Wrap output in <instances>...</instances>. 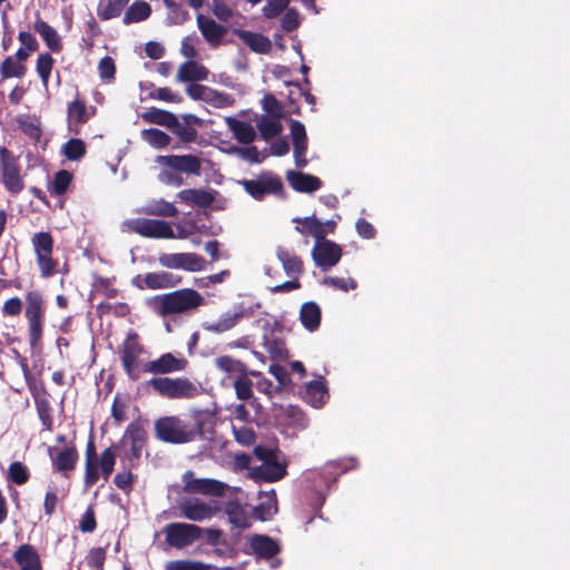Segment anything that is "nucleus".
I'll list each match as a JSON object with an SVG mask.
<instances>
[{
	"label": "nucleus",
	"mask_w": 570,
	"mask_h": 570,
	"mask_svg": "<svg viewBox=\"0 0 570 570\" xmlns=\"http://www.w3.org/2000/svg\"><path fill=\"white\" fill-rule=\"evenodd\" d=\"M202 295L194 289H180L156 297L150 304L154 312L166 317L173 314H183L196 309L203 304Z\"/></svg>",
	"instance_id": "nucleus-1"
},
{
	"label": "nucleus",
	"mask_w": 570,
	"mask_h": 570,
	"mask_svg": "<svg viewBox=\"0 0 570 570\" xmlns=\"http://www.w3.org/2000/svg\"><path fill=\"white\" fill-rule=\"evenodd\" d=\"M155 161L161 167L158 179L165 185L178 187L183 184L180 173L198 174L200 161L193 155L158 156Z\"/></svg>",
	"instance_id": "nucleus-2"
},
{
	"label": "nucleus",
	"mask_w": 570,
	"mask_h": 570,
	"mask_svg": "<svg viewBox=\"0 0 570 570\" xmlns=\"http://www.w3.org/2000/svg\"><path fill=\"white\" fill-rule=\"evenodd\" d=\"M156 436L173 444L188 443L202 434L200 423L190 424L177 416H165L155 422Z\"/></svg>",
	"instance_id": "nucleus-3"
},
{
	"label": "nucleus",
	"mask_w": 570,
	"mask_h": 570,
	"mask_svg": "<svg viewBox=\"0 0 570 570\" xmlns=\"http://www.w3.org/2000/svg\"><path fill=\"white\" fill-rule=\"evenodd\" d=\"M255 455L261 461L258 466H250L248 475L255 481L276 482L286 474V462L281 452L256 448Z\"/></svg>",
	"instance_id": "nucleus-4"
},
{
	"label": "nucleus",
	"mask_w": 570,
	"mask_h": 570,
	"mask_svg": "<svg viewBox=\"0 0 570 570\" xmlns=\"http://www.w3.org/2000/svg\"><path fill=\"white\" fill-rule=\"evenodd\" d=\"M175 226L177 233H175L173 226L165 220L137 218L128 219L124 223V227H126L128 230L145 237L185 239L191 235V230L181 224H176Z\"/></svg>",
	"instance_id": "nucleus-5"
},
{
	"label": "nucleus",
	"mask_w": 570,
	"mask_h": 570,
	"mask_svg": "<svg viewBox=\"0 0 570 570\" xmlns=\"http://www.w3.org/2000/svg\"><path fill=\"white\" fill-rule=\"evenodd\" d=\"M45 316V301L38 291L26 294L24 317L28 324L29 343L32 350L39 347L42 338V322Z\"/></svg>",
	"instance_id": "nucleus-6"
},
{
	"label": "nucleus",
	"mask_w": 570,
	"mask_h": 570,
	"mask_svg": "<svg viewBox=\"0 0 570 570\" xmlns=\"http://www.w3.org/2000/svg\"><path fill=\"white\" fill-rule=\"evenodd\" d=\"M0 174L6 189L18 195L24 188L17 158L4 147H0Z\"/></svg>",
	"instance_id": "nucleus-7"
},
{
	"label": "nucleus",
	"mask_w": 570,
	"mask_h": 570,
	"mask_svg": "<svg viewBox=\"0 0 570 570\" xmlns=\"http://www.w3.org/2000/svg\"><path fill=\"white\" fill-rule=\"evenodd\" d=\"M149 384L161 395L170 399L193 397L198 394V387L187 379L159 377Z\"/></svg>",
	"instance_id": "nucleus-8"
},
{
	"label": "nucleus",
	"mask_w": 570,
	"mask_h": 570,
	"mask_svg": "<svg viewBox=\"0 0 570 570\" xmlns=\"http://www.w3.org/2000/svg\"><path fill=\"white\" fill-rule=\"evenodd\" d=\"M186 92L193 100L203 101L213 108H230L236 102V99L233 95L204 85H189L186 88Z\"/></svg>",
	"instance_id": "nucleus-9"
},
{
	"label": "nucleus",
	"mask_w": 570,
	"mask_h": 570,
	"mask_svg": "<svg viewBox=\"0 0 570 570\" xmlns=\"http://www.w3.org/2000/svg\"><path fill=\"white\" fill-rule=\"evenodd\" d=\"M38 266L43 277L50 276L55 268L56 263L53 262L51 254L53 248V240L49 233H37L31 239Z\"/></svg>",
	"instance_id": "nucleus-10"
},
{
	"label": "nucleus",
	"mask_w": 570,
	"mask_h": 570,
	"mask_svg": "<svg viewBox=\"0 0 570 570\" xmlns=\"http://www.w3.org/2000/svg\"><path fill=\"white\" fill-rule=\"evenodd\" d=\"M161 266L187 272H200L205 268V259L195 253H163L158 257Z\"/></svg>",
	"instance_id": "nucleus-11"
},
{
	"label": "nucleus",
	"mask_w": 570,
	"mask_h": 570,
	"mask_svg": "<svg viewBox=\"0 0 570 570\" xmlns=\"http://www.w3.org/2000/svg\"><path fill=\"white\" fill-rule=\"evenodd\" d=\"M166 541L175 548H183L191 544L200 537V528L188 523H171L165 530Z\"/></svg>",
	"instance_id": "nucleus-12"
},
{
	"label": "nucleus",
	"mask_w": 570,
	"mask_h": 570,
	"mask_svg": "<svg viewBox=\"0 0 570 570\" xmlns=\"http://www.w3.org/2000/svg\"><path fill=\"white\" fill-rule=\"evenodd\" d=\"M185 491L188 493H200L207 495L222 497L227 489V484L214 479H196L194 473L187 471L183 476Z\"/></svg>",
	"instance_id": "nucleus-13"
},
{
	"label": "nucleus",
	"mask_w": 570,
	"mask_h": 570,
	"mask_svg": "<svg viewBox=\"0 0 570 570\" xmlns=\"http://www.w3.org/2000/svg\"><path fill=\"white\" fill-rule=\"evenodd\" d=\"M341 256V247L325 238L320 242H315L312 250L314 263L323 269H327L336 265L340 262Z\"/></svg>",
	"instance_id": "nucleus-14"
},
{
	"label": "nucleus",
	"mask_w": 570,
	"mask_h": 570,
	"mask_svg": "<svg viewBox=\"0 0 570 570\" xmlns=\"http://www.w3.org/2000/svg\"><path fill=\"white\" fill-rule=\"evenodd\" d=\"M244 189L254 198L261 199L267 194H274L282 189L281 179L272 174H265L256 179L242 181Z\"/></svg>",
	"instance_id": "nucleus-15"
},
{
	"label": "nucleus",
	"mask_w": 570,
	"mask_h": 570,
	"mask_svg": "<svg viewBox=\"0 0 570 570\" xmlns=\"http://www.w3.org/2000/svg\"><path fill=\"white\" fill-rule=\"evenodd\" d=\"M142 347L138 343L137 334L130 332L121 347V361L128 375L136 380L138 377V358Z\"/></svg>",
	"instance_id": "nucleus-16"
},
{
	"label": "nucleus",
	"mask_w": 570,
	"mask_h": 570,
	"mask_svg": "<svg viewBox=\"0 0 570 570\" xmlns=\"http://www.w3.org/2000/svg\"><path fill=\"white\" fill-rule=\"evenodd\" d=\"M181 515L188 520L202 522L213 518L218 511L216 502H204L198 499L188 500L180 505Z\"/></svg>",
	"instance_id": "nucleus-17"
},
{
	"label": "nucleus",
	"mask_w": 570,
	"mask_h": 570,
	"mask_svg": "<svg viewBox=\"0 0 570 570\" xmlns=\"http://www.w3.org/2000/svg\"><path fill=\"white\" fill-rule=\"evenodd\" d=\"M187 365L184 357H178L171 353L163 354L159 358L149 362L146 365V372L153 374H167L183 371Z\"/></svg>",
	"instance_id": "nucleus-18"
},
{
	"label": "nucleus",
	"mask_w": 570,
	"mask_h": 570,
	"mask_svg": "<svg viewBox=\"0 0 570 570\" xmlns=\"http://www.w3.org/2000/svg\"><path fill=\"white\" fill-rule=\"evenodd\" d=\"M134 283L139 288L161 289L173 287L177 284L175 276L167 272L148 273L144 276H137Z\"/></svg>",
	"instance_id": "nucleus-19"
},
{
	"label": "nucleus",
	"mask_w": 570,
	"mask_h": 570,
	"mask_svg": "<svg viewBox=\"0 0 570 570\" xmlns=\"http://www.w3.org/2000/svg\"><path fill=\"white\" fill-rule=\"evenodd\" d=\"M244 317L243 308L228 311L220 315L217 321L205 322L203 328L207 332L220 334L227 332L236 326V324Z\"/></svg>",
	"instance_id": "nucleus-20"
},
{
	"label": "nucleus",
	"mask_w": 570,
	"mask_h": 570,
	"mask_svg": "<svg viewBox=\"0 0 570 570\" xmlns=\"http://www.w3.org/2000/svg\"><path fill=\"white\" fill-rule=\"evenodd\" d=\"M197 26L203 37L213 47L218 46L226 33L225 27L216 23L213 19L204 14L197 16Z\"/></svg>",
	"instance_id": "nucleus-21"
},
{
	"label": "nucleus",
	"mask_w": 570,
	"mask_h": 570,
	"mask_svg": "<svg viewBox=\"0 0 570 570\" xmlns=\"http://www.w3.org/2000/svg\"><path fill=\"white\" fill-rule=\"evenodd\" d=\"M286 178L292 188L301 193H313L322 186L320 178L301 171L288 170Z\"/></svg>",
	"instance_id": "nucleus-22"
},
{
	"label": "nucleus",
	"mask_w": 570,
	"mask_h": 570,
	"mask_svg": "<svg viewBox=\"0 0 570 570\" xmlns=\"http://www.w3.org/2000/svg\"><path fill=\"white\" fill-rule=\"evenodd\" d=\"M49 455L52 460L55 469L60 472L73 470L78 460V453L73 446H68L61 450L50 448Z\"/></svg>",
	"instance_id": "nucleus-23"
},
{
	"label": "nucleus",
	"mask_w": 570,
	"mask_h": 570,
	"mask_svg": "<svg viewBox=\"0 0 570 570\" xmlns=\"http://www.w3.org/2000/svg\"><path fill=\"white\" fill-rule=\"evenodd\" d=\"M209 70L197 61L189 60L179 66L176 78L178 81H203L207 80Z\"/></svg>",
	"instance_id": "nucleus-24"
},
{
	"label": "nucleus",
	"mask_w": 570,
	"mask_h": 570,
	"mask_svg": "<svg viewBox=\"0 0 570 570\" xmlns=\"http://www.w3.org/2000/svg\"><path fill=\"white\" fill-rule=\"evenodd\" d=\"M21 570H41L39 556L30 544L20 546L13 554Z\"/></svg>",
	"instance_id": "nucleus-25"
},
{
	"label": "nucleus",
	"mask_w": 570,
	"mask_h": 570,
	"mask_svg": "<svg viewBox=\"0 0 570 570\" xmlns=\"http://www.w3.org/2000/svg\"><path fill=\"white\" fill-rule=\"evenodd\" d=\"M235 33L246 46L257 53H266L272 48L271 40L261 33L246 30H237Z\"/></svg>",
	"instance_id": "nucleus-26"
},
{
	"label": "nucleus",
	"mask_w": 570,
	"mask_h": 570,
	"mask_svg": "<svg viewBox=\"0 0 570 570\" xmlns=\"http://www.w3.org/2000/svg\"><path fill=\"white\" fill-rule=\"evenodd\" d=\"M225 122L239 142L249 144L254 140L256 132L252 125L230 116L225 117Z\"/></svg>",
	"instance_id": "nucleus-27"
},
{
	"label": "nucleus",
	"mask_w": 570,
	"mask_h": 570,
	"mask_svg": "<svg viewBox=\"0 0 570 570\" xmlns=\"http://www.w3.org/2000/svg\"><path fill=\"white\" fill-rule=\"evenodd\" d=\"M124 441L130 442V448L134 456H139L145 445L146 432L138 423H131L126 430Z\"/></svg>",
	"instance_id": "nucleus-28"
},
{
	"label": "nucleus",
	"mask_w": 570,
	"mask_h": 570,
	"mask_svg": "<svg viewBox=\"0 0 570 570\" xmlns=\"http://www.w3.org/2000/svg\"><path fill=\"white\" fill-rule=\"evenodd\" d=\"M299 318L303 326L313 332L321 322V309L314 302L304 303L301 307Z\"/></svg>",
	"instance_id": "nucleus-29"
},
{
	"label": "nucleus",
	"mask_w": 570,
	"mask_h": 570,
	"mask_svg": "<svg viewBox=\"0 0 570 570\" xmlns=\"http://www.w3.org/2000/svg\"><path fill=\"white\" fill-rule=\"evenodd\" d=\"M293 220L299 224V226L296 227V230L302 235H311L315 238V242H320L325 238L322 222H320L315 216L294 218Z\"/></svg>",
	"instance_id": "nucleus-30"
},
{
	"label": "nucleus",
	"mask_w": 570,
	"mask_h": 570,
	"mask_svg": "<svg viewBox=\"0 0 570 570\" xmlns=\"http://www.w3.org/2000/svg\"><path fill=\"white\" fill-rule=\"evenodd\" d=\"M277 499L274 490L262 492L259 494V504L256 507V513L261 520L271 519L277 513Z\"/></svg>",
	"instance_id": "nucleus-31"
},
{
	"label": "nucleus",
	"mask_w": 570,
	"mask_h": 570,
	"mask_svg": "<svg viewBox=\"0 0 570 570\" xmlns=\"http://www.w3.org/2000/svg\"><path fill=\"white\" fill-rule=\"evenodd\" d=\"M327 397V391L323 381H313L306 385L305 399L313 407H322Z\"/></svg>",
	"instance_id": "nucleus-32"
},
{
	"label": "nucleus",
	"mask_w": 570,
	"mask_h": 570,
	"mask_svg": "<svg viewBox=\"0 0 570 570\" xmlns=\"http://www.w3.org/2000/svg\"><path fill=\"white\" fill-rule=\"evenodd\" d=\"M95 114V108H87L85 104L78 99L68 105L69 126L81 125L86 122Z\"/></svg>",
	"instance_id": "nucleus-33"
},
{
	"label": "nucleus",
	"mask_w": 570,
	"mask_h": 570,
	"mask_svg": "<svg viewBox=\"0 0 570 570\" xmlns=\"http://www.w3.org/2000/svg\"><path fill=\"white\" fill-rule=\"evenodd\" d=\"M276 256L288 276H296L302 273V261L296 255H293L283 247H278Z\"/></svg>",
	"instance_id": "nucleus-34"
},
{
	"label": "nucleus",
	"mask_w": 570,
	"mask_h": 570,
	"mask_svg": "<svg viewBox=\"0 0 570 570\" xmlns=\"http://www.w3.org/2000/svg\"><path fill=\"white\" fill-rule=\"evenodd\" d=\"M129 0H101L97 8V16L101 20L118 17Z\"/></svg>",
	"instance_id": "nucleus-35"
},
{
	"label": "nucleus",
	"mask_w": 570,
	"mask_h": 570,
	"mask_svg": "<svg viewBox=\"0 0 570 570\" xmlns=\"http://www.w3.org/2000/svg\"><path fill=\"white\" fill-rule=\"evenodd\" d=\"M35 30L42 37L50 50H60V38L51 26L42 20H37L35 22Z\"/></svg>",
	"instance_id": "nucleus-36"
},
{
	"label": "nucleus",
	"mask_w": 570,
	"mask_h": 570,
	"mask_svg": "<svg viewBox=\"0 0 570 570\" xmlns=\"http://www.w3.org/2000/svg\"><path fill=\"white\" fill-rule=\"evenodd\" d=\"M141 118L151 124L166 126V127H175L178 126V119L175 115L171 112L160 110V109H153L149 111H146L141 115Z\"/></svg>",
	"instance_id": "nucleus-37"
},
{
	"label": "nucleus",
	"mask_w": 570,
	"mask_h": 570,
	"mask_svg": "<svg viewBox=\"0 0 570 570\" xmlns=\"http://www.w3.org/2000/svg\"><path fill=\"white\" fill-rule=\"evenodd\" d=\"M150 6L145 1L134 2L124 16V23L129 24L139 22L147 19L150 16Z\"/></svg>",
	"instance_id": "nucleus-38"
},
{
	"label": "nucleus",
	"mask_w": 570,
	"mask_h": 570,
	"mask_svg": "<svg viewBox=\"0 0 570 570\" xmlns=\"http://www.w3.org/2000/svg\"><path fill=\"white\" fill-rule=\"evenodd\" d=\"M250 546L256 554L266 558L274 556L278 550L277 544L271 538L265 535L253 537Z\"/></svg>",
	"instance_id": "nucleus-39"
},
{
	"label": "nucleus",
	"mask_w": 570,
	"mask_h": 570,
	"mask_svg": "<svg viewBox=\"0 0 570 570\" xmlns=\"http://www.w3.org/2000/svg\"><path fill=\"white\" fill-rule=\"evenodd\" d=\"M177 197L184 203L198 206H206L213 200L207 191L199 189H184L177 194Z\"/></svg>",
	"instance_id": "nucleus-40"
},
{
	"label": "nucleus",
	"mask_w": 570,
	"mask_h": 570,
	"mask_svg": "<svg viewBox=\"0 0 570 570\" xmlns=\"http://www.w3.org/2000/svg\"><path fill=\"white\" fill-rule=\"evenodd\" d=\"M141 138L156 149L165 148L170 141V137L166 132L156 128L142 130Z\"/></svg>",
	"instance_id": "nucleus-41"
},
{
	"label": "nucleus",
	"mask_w": 570,
	"mask_h": 570,
	"mask_svg": "<svg viewBox=\"0 0 570 570\" xmlns=\"http://www.w3.org/2000/svg\"><path fill=\"white\" fill-rule=\"evenodd\" d=\"M26 73V67L12 57H7L0 66L2 78H21Z\"/></svg>",
	"instance_id": "nucleus-42"
},
{
	"label": "nucleus",
	"mask_w": 570,
	"mask_h": 570,
	"mask_svg": "<svg viewBox=\"0 0 570 570\" xmlns=\"http://www.w3.org/2000/svg\"><path fill=\"white\" fill-rule=\"evenodd\" d=\"M257 127L262 136L266 139L275 137L282 131L281 121L274 117H261Z\"/></svg>",
	"instance_id": "nucleus-43"
},
{
	"label": "nucleus",
	"mask_w": 570,
	"mask_h": 570,
	"mask_svg": "<svg viewBox=\"0 0 570 570\" xmlns=\"http://www.w3.org/2000/svg\"><path fill=\"white\" fill-rule=\"evenodd\" d=\"M215 365L217 368L228 374L243 375L245 371L242 362L230 356L217 357L215 360Z\"/></svg>",
	"instance_id": "nucleus-44"
},
{
	"label": "nucleus",
	"mask_w": 570,
	"mask_h": 570,
	"mask_svg": "<svg viewBox=\"0 0 570 570\" xmlns=\"http://www.w3.org/2000/svg\"><path fill=\"white\" fill-rule=\"evenodd\" d=\"M53 59L49 53H41L37 60V72L41 78L42 86L48 87L49 77L51 75Z\"/></svg>",
	"instance_id": "nucleus-45"
},
{
	"label": "nucleus",
	"mask_w": 570,
	"mask_h": 570,
	"mask_svg": "<svg viewBox=\"0 0 570 570\" xmlns=\"http://www.w3.org/2000/svg\"><path fill=\"white\" fill-rule=\"evenodd\" d=\"M85 153H86L85 142L78 138H72V139L68 140L62 147V154L69 160H78L85 155Z\"/></svg>",
	"instance_id": "nucleus-46"
},
{
	"label": "nucleus",
	"mask_w": 570,
	"mask_h": 570,
	"mask_svg": "<svg viewBox=\"0 0 570 570\" xmlns=\"http://www.w3.org/2000/svg\"><path fill=\"white\" fill-rule=\"evenodd\" d=\"M116 463V455L111 449H106L98 460V465L101 469L102 476L108 480Z\"/></svg>",
	"instance_id": "nucleus-47"
},
{
	"label": "nucleus",
	"mask_w": 570,
	"mask_h": 570,
	"mask_svg": "<svg viewBox=\"0 0 570 570\" xmlns=\"http://www.w3.org/2000/svg\"><path fill=\"white\" fill-rule=\"evenodd\" d=\"M9 478L16 484H23L28 481L29 473L27 468L20 462H13L9 466Z\"/></svg>",
	"instance_id": "nucleus-48"
},
{
	"label": "nucleus",
	"mask_w": 570,
	"mask_h": 570,
	"mask_svg": "<svg viewBox=\"0 0 570 570\" xmlns=\"http://www.w3.org/2000/svg\"><path fill=\"white\" fill-rule=\"evenodd\" d=\"M226 512L229 517L230 522L237 527L246 525V514L238 503H229L226 508Z\"/></svg>",
	"instance_id": "nucleus-49"
},
{
	"label": "nucleus",
	"mask_w": 570,
	"mask_h": 570,
	"mask_svg": "<svg viewBox=\"0 0 570 570\" xmlns=\"http://www.w3.org/2000/svg\"><path fill=\"white\" fill-rule=\"evenodd\" d=\"M239 376L240 377H238L234 382L235 392L239 400L246 401V400L250 399L253 395L252 383L246 377H243L242 375H239Z\"/></svg>",
	"instance_id": "nucleus-50"
},
{
	"label": "nucleus",
	"mask_w": 570,
	"mask_h": 570,
	"mask_svg": "<svg viewBox=\"0 0 570 570\" xmlns=\"http://www.w3.org/2000/svg\"><path fill=\"white\" fill-rule=\"evenodd\" d=\"M197 42L198 39L196 36L185 37L181 41L180 53L189 60L195 59L198 56V51L196 49Z\"/></svg>",
	"instance_id": "nucleus-51"
},
{
	"label": "nucleus",
	"mask_w": 570,
	"mask_h": 570,
	"mask_svg": "<svg viewBox=\"0 0 570 570\" xmlns=\"http://www.w3.org/2000/svg\"><path fill=\"white\" fill-rule=\"evenodd\" d=\"M149 213L159 216L173 217L177 215L178 210L173 204L159 200L150 207Z\"/></svg>",
	"instance_id": "nucleus-52"
},
{
	"label": "nucleus",
	"mask_w": 570,
	"mask_h": 570,
	"mask_svg": "<svg viewBox=\"0 0 570 570\" xmlns=\"http://www.w3.org/2000/svg\"><path fill=\"white\" fill-rule=\"evenodd\" d=\"M70 181H71V175L68 171H66V170L59 171L52 181L53 191L58 195L63 194L68 189Z\"/></svg>",
	"instance_id": "nucleus-53"
},
{
	"label": "nucleus",
	"mask_w": 570,
	"mask_h": 570,
	"mask_svg": "<svg viewBox=\"0 0 570 570\" xmlns=\"http://www.w3.org/2000/svg\"><path fill=\"white\" fill-rule=\"evenodd\" d=\"M98 70L102 80L110 81L114 79L116 71L114 60L110 57L102 58L98 65Z\"/></svg>",
	"instance_id": "nucleus-54"
},
{
	"label": "nucleus",
	"mask_w": 570,
	"mask_h": 570,
	"mask_svg": "<svg viewBox=\"0 0 570 570\" xmlns=\"http://www.w3.org/2000/svg\"><path fill=\"white\" fill-rule=\"evenodd\" d=\"M288 4V0H267L266 6L263 8L265 17L273 18L278 16Z\"/></svg>",
	"instance_id": "nucleus-55"
},
{
	"label": "nucleus",
	"mask_w": 570,
	"mask_h": 570,
	"mask_svg": "<svg viewBox=\"0 0 570 570\" xmlns=\"http://www.w3.org/2000/svg\"><path fill=\"white\" fill-rule=\"evenodd\" d=\"M99 479L98 461L86 462L85 484L86 488L92 487Z\"/></svg>",
	"instance_id": "nucleus-56"
},
{
	"label": "nucleus",
	"mask_w": 570,
	"mask_h": 570,
	"mask_svg": "<svg viewBox=\"0 0 570 570\" xmlns=\"http://www.w3.org/2000/svg\"><path fill=\"white\" fill-rule=\"evenodd\" d=\"M167 570H208V567L197 561H175L167 566Z\"/></svg>",
	"instance_id": "nucleus-57"
},
{
	"label": "nucleus",
	"mask_w": 570,
	"mask_h": 570,
	"mask_svg": "<svg viewBox=\"0 0 570 570\" xmlns=\"http://www.w3.org/2000/svg\"><path fill=\"white\" fill-rule=\"evenodd\" d=\"M324 284L340 288L344 292L356 287V283L353 278L327 277L324 279Z\"/></svg>",
	"instance_id": "nucleus-58"
},
{
	"label": "nucleus",
	"mask_w": 570,
	"mask_h": 570,
	"mask_svg": "<svg viewBox=\"0 0 570 570\" xmlns=\"http://www.w3.org/2000/svg\"><path fill=\"white\" fill-rule=\"evenodd\" d=\"M294 145V159L297 167H305L307 160L305 154L307 150V139L293 142Z\"/></svg>",
	"instance_id": "nucleus-59"
},
{
	"label": "nucleus",
	"mask_w": 570,
	"mask_h": 570,
	"mask_svg": "<svg viewBox=\"0 0 570 570\" xmlns=\"http://www.w3.org/2000/svg\"><path fill=\"white\" fill-rule=\"evenodd\" d=\"M22 302L19 297H11L4 302L2 313L6 316H17L21 313Z\"/></svg>",
	"instance_id": "nucleus-60"
},
{
	"label": "nucleus",
	"mask_w": 570,
	"mask_h": 570,
	"mask_svg": "<svg viewBox=\"0 0 570 570\" xmlns=\"http://www.w3.org/2000/svg\"><path fill=\"white\" fill-rule=\"evenodd\" d=\"M213 13L220 20V21H228L233 14L232 9L222 2L220 0H214L213 1Z\"/></svg>",
	"instance_id": "nucleus-61"
},
{
	"label": "nucleus",
	"mask_w": 570,
	"mask_h": 570,
	"mask_svg": "<svg viewBox=\"0 0 570 570\" xmlns=\"http://www.w3.org/2000/svg\"><path fill=\"white\" fill-rule=\"evenodd\" d=\"M236 440L245 445H249L255 441L254 432L248 428L234 429Z\"/></svg>",
	"instance_id": "nucleus-62"
},
{
	"label": "nucleus",
	"mask_w": 570,
	"mask_h": 570,
	"mask_svg": "<svg viewBox=\"0 0 570 570\" xmlns=\"http://www.w3.org/2000/svg\"><path fill=\"white\" fill-rule=\"evenodd\" d=\"M105 561V551L101 548L92 549L87 558V562L90 567L101 568Z\"/></svg>",
	"instance_id": "nucleus-63"
},
{
	"label": "nucleus",
	"mask_w": 570,
	"mask_h": 570,
	"mask_svg": "<svg viewBox=\"0 0 570 570\" xmlns=\"http://www.w3.org/2000/svg\"><path fill=\"white\" fill-rule=\"evenodd\" d=\"M154 97L168 102H180L183 100L178 94L173 92L168 88H158L155 91Z\"/></svg>",
	"instance_id": "nucleus-64"
}]
</instances>
